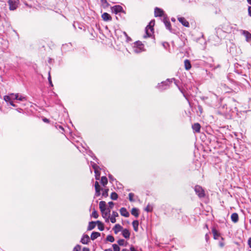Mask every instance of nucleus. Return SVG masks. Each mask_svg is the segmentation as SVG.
<instances>
[{"instance_id":"4","label":"nucleus","mask_w":251,"mask_h":251,"mask_svg":"<svg viewBox=\"0 0 251 251\" xmlns=\"http://www.w3.org/2000/svg\"><path fill=\"white\" fill-rule=\"evenodd\" d=\"M154 25V21H151L149 25L146 28V35L144 36V38H147L151 36L153 30V26Z\"/></svg>"},{"instance_id":"29","label":"nucleus","mask_w":251,"mask_h":251,"mask_svg":"<svg viewBox=\"0 0 251 251\" xmlns=\"http://www.w3.org/2000/svg\"><path fill=\"white\" fill-rule=\"evenodd\" d=\"M131 213L136 218L139 216L138 210L136 208H133L131 210Z\"/></svg>"},{"instance_id":"40","label":"nucleus","mask_w":251,"mask_h":251,"mask_svg":"<svg viewBox=\"0 0 251 251\" xmlns=\"http://www.w3.org/2000/svg\"><path fill=\"white\" fill-rule=\"evenodd\" d=\"M224 238L221 237V240L219 241V245L221 248H223L225 246V243L224 242Z\"/></svg>"},{"instance_id":"48","label":"nucleus","mask_w":251,"mask_h":251,"mask_svg":"<svg viewBox=\"0 0 251 251\" xmlns=\"http://www.w3.org/2000/svg\"><path fill=\"white\" fill-rule=\"evenodd\" d=\"M205 240H206V241L207 242L208 239H209V236L208 235V234H206L205 235Z\"/></svg>"},{"instance_id":"17","label":"nucleus","mask_w":251,"mask_h":251,"mask_svg":"<svg viewBox=\"0 0 251 251\" xmlns=\"http://www.w3.org/2000/svg\"><path fill=\"white\" fill-rule=\"evenodd\" d=\"M119 216L118 213L116 211H113L111 216L110 218L112 223H115L116 222V217Z\"/></svg>"},{"instance_id":"28","label":"nucleus","mask_w":251,"mask_h":251,"mask_svg":"<svg viewBox=\"0 0 251 251\" xmlns=\"http://www.w3.org/2000/svg\"><path fill=\"white\" fill-rule=\"evenodd\" d=\"M96 223L98 225V227L100 230L103 231L104 230V225L101 222L97 221Z\"/></svg>"},{"instance_id":"37","label":"nucleus","mask_w":251,"mask_h":251,"mask_svg":"<svg viewBox=\"0 0 251 251\" xmlns=\"http://www.w3.org/2000/svg\"><path fill=\"white\" fill-rule=\"evenodd\" d=\"M81 249V246L79 245H76L73 249V251H80Z\"/></svg>"},{"instance_id":"8","label":"nucleus","mask_w":251,"mask_h":251,"mask_svg":"<svg viewBox=\"0 0 251 251\" xmlns=\"http://www.w3.org/2000/svg\"><path fill=\"white\" fill-rule=\"evenodd\" d=\"M154 16L155 17H167L166 15L164 14V11L159 8L156 7L154 9Z\"/></svg>"},{"instance_id":"38","label":"nucleus","mask_w":251,"mask_h":251,"mask_svg":"<svg viewBox=\"0 0 251 251\" xmlns=\"http://www.w3.org/2000/svg\"><path fill=\"white\" fill-rule=\"evenodd\" d=\"M112 246L113 247L114 251H120V247L117 244H113Z\"/></svg>"},{"instance_id":"21","label":"nucleus","mask_w":251,"mask_h":251,"mask_svg":"<svg viewBox=\"0 0 251 251\" xmlns=\"http://www.w3.org/2000/svg\"><path fill=\"white\" fill-rule=\"evenodd\" d=\"M130 232L127 229H124L122 230V235L126 239L129 238Z\"/></svg>"},{"instance_id":"6","label":"nucleus","mask_w":251,"mask_h":251,"mask_svg":"<svg viewBox=\"0 0 251 251\" xmlns=\"http://www.w3.org/2000/svg\"><path fill=\"white\" fill-rule=\"evenodd\" d=\"M194 190L196 194L199 196V198H202L205 196L204 191L201 186L199 185H196L195 187Z\"/></svg>"},{"instance_id":"55","label":"nucleus","mask_w":251,"mask_h":251,"mask_svg":"<svg viewBox=\"0 0 251 251\" xmlns=\"http://www.w3.org/2000/svg\"><path fill=\"white\" fill-rule=\"evenodd\" d=\"M104 251H112V250L111 249H109L105 250Z\"/></svg>"},{"instance_id":"22","label":"nucleus","mask_w":251,"mask_h":251,"mask_svg":"<svg viewBox=\"0 0 251 251\" xmlns=\"http://www.w3.org/2000/svg\"><path fill=\"white\" fill-rule=\"evenodd\" d=\"M122 228L123 227L121 225L119 224H116L114 226L113 229L114 231V233L115 234H117L119 232L122 230Z\"/></svg>"},{"instance_id":"33","label":"nucleus","mask_w":251,"mask_h":251,"mask_svg":"<svg viewBox=\"0 0 251 251\" xmlns=\"http://www.w3.org/2000/svg\"><path fill=\"white\" fill-rule=\"evenodd\" d=\"M106 239L107 241H109L111 243L114 241V237L111 235H108V236H107Z\"/></svg>"},{"instance_id":"31","label":"nucleus","mask_w":251,"mask_h":251,"mask_svg":"<svg viewBox=\"0 0 251 251\" xmlns=\"http://www.w3.org/2000/svg\"><path fill=\"white\" fill-rule=\"evenodd\" d=\"M212 232H213V236H214V239H217L220 236V234L215 229H213Z\"/></svg>"},{"instance_id":"34","label":"nucleus","mask_w":251,"mask_h":251,"mask_svg":"<svg viewBox=\"0 0 251 251\" xmlns=\"http://www.w3.org/2000/svg\"><path fill=\"white\" fill-rule=\"evenodd\" d=\"M153 207L151 205L149 204L145 208V210L148 212H151L152 211Z\"/></svg>"},{"instance_id":"15","label":"nucleus","mask_w":251,"mask_h":251,"mask_svg":"<svg viewBox=\"0 0 251 251\" xmlns=\"http://www.w3.org/2000/svg\"><path fill=\"white\" fill-rule=\"evenodd\" d=\"M120 212L121 215L125 217H128L129 216V212L125 207H122L120 210Z\"/></svg>"},{"instance_id":"14","label":"nucleus","mask_w":251,"mask_h":251,"mask_svg":"<svg viewBox=\"0 0 251 251\" xmlns=\"http://www.w3.org/2000/svg\"><path fill=\"white\" fill-rule=\"evenodd\" d=\"M89 241L90 238L89 236L87 234H84L80 240V242L83 244H87Z\"/></svg>"},{"instance_id":"1","label":"nucleus","mask_w":251,"mask_h":251,"mask_svg":"<svg viewBox=\"0 0 251 251\" xmlns=\"http://www.w3.org/2000/svg\"><path fill=\"white\" fill-rule=\"evenodd\" d=\"M95 191H96L95 196L98 197V196H100V191L101 190V189H100V185H99V182L97 181L95 183ZM101 190H102V196L103 197H106L108 196V192L109 191L108 189H101Z\"/></svg>"},{"instance_id":"3","label":"nucleus","mask_w":251,"mask_h":251,"mask_svg":"<svg viewBox=\"0 0 251 251\" xmlns=\"http://www.w3.org/2000/svg\"><path fill=\"white\" fill-rule=\"evenodd\" d=\"M111 10L112 12L115 14H119L120 15L121 14H126V12L124 11L123 7L119 5H116L111 7Z\"/></svg>"},{"instance_id":"27","label":"nucleus","mask_w":251,"mask_h":251,"mask_svg":"<svg viewBox=\"0 0 251 251\" xmlns=\"http://www.w3.org/2000/svg\"><path fill=\"white\" fill-rule=\"evenodd\" d=\"M132 226L134 228V230L135 231H137L138 229V226H139V222L137 220H134L132 222Z\"/></svg>"},{"instance_id":"56","label":"nucleus","mask_w":251,"mask_h":251,"mask_svg":"<svg viewBox=\"0 0 251 251\" xmlns=\"http://www.w3.org/2000/svg\"><path fill=\"white\" fill-rule=\"evenodd\" d=\"M248 2L251 5V0H247Z\"/></svg>"},{"instance_id":"2","label":"nucleus","mask_w":251,"mask_h":251,"mask_svg":"<svg viewBox=\"0 0 251 251\" xmlns=\"http://www.w3.org/2000/svg\"><path fill=\"white\" fill-rule=\"evenodd\" d=\"M144 51V45L141 41H136L133 46V51L139 53Z\"/></svg>"},{"instance_id":"18","label":"nucleus","mask_w":251,"mask_h":251,"mask_svg":"<svg viewBox=\"0 0 251 251\" xmlns=\"http://www.w3.org/2000/svg\"><path fill=\"white\" fill-rule=\"evenodd\" d=\"M101 17L104 21H109L112 20L111 16L107 13H104L102 14Z\"/></svg>"},{"instance_id":"30","label":"nucleus","mask_w":251,"mask_h":251,"mask_svg":"<svg viewBox=\"0 0 251 251\" xmlns=\"http://www.w3.org/2000/svg\"><path fill=\"white\" fill-rule=\"evenodd\" d=\"M107 178L106 176H103L101 177L100 183L103 186L107 184Z\"/></svg>"},{"instance_id":"47","label":"nucleus","mask_w":251,"mask_h":251,"mask_svg":"<svg viewBox=\"0 0 251 251\" xmlns=\"http://www.w3.org/2000/svg\"><path fill=\"white\" fill-rule=\"evenodd\" d=\"M101 1L102 4H106V5H108L106 0H101Z\"/></svg>"},{"instance_id":"57","label":"nucleus","mask_w":251,"mask_h":251,"mask_svg":"<svg viewBox=\"0 0 251 251\" xmlns=\"http://www.w3.org/2000/svg\"><path fill=\"white\" fill-rule=\"evenodd\" d=\"M171 20L173 22H175L176 21V20H175V19L174 18H172Z\"/></svg>"},{"instance_id":"20","label":"nucleus","mask_w":251,"mask_h":251,"mask_svg":"<svg viewBox=\"0 0 251 251\" xmlns=\"http://www.w3.org/2000/svg\"><path fill=\"white\" fill-rule=\"evenodd\" d=\"M99 207L101 212L105 211L107 209L106 208V202L104 201H100L99 203Z\"/></svg>"},{"instance_id":"35","label":"nucleus","mask_w":251,"mask_h":251,"mask_svg":"<svg viewBox=\"0 0 251 251\" xmlns=\"http://www.w3.org/2000/svg\"><path fill=\"white\" fill-rule=\"evenodd\" d=\"M4 100L6 102L9 103L10 101L12 100V98L10 95L9 96H5L4 97Z\"/></svg>"},{"instance_id":"46","label":"nucleus","mask_w":251,"mask_h":251,"mask_svg":"<svg viewBox=\"0 0 251 251\" xmlns=\"http://www.w3.org/2000/svg\"><path fill=\"white\" fill-rule=\"evenodd\" d=\"M248 13L249 15L251 17V6L248 7Z\"/></svg>"},{"instance_id":"24","label":"nucleus","mask_w":251,"mask_h":251,"mask_svg":"<svg viewBox=\"0 0 251 251\" xmlns=\"http://www.w3.org/2000/svg\"><path fill=\"white\" fill-rule=\"evenodd\" d=\"M100 236V233L98 232H93L91 235V239L92 240H94L97 239L98 237Z\"/></svg>"},{"instance_id":"23","label":"nucleus","mask_w":251,"mask_h":251,"mask_svg":"<svg viewBox=\"0 0 251 251\" xmlns=\"http://www.w3.org/2000/svg\"><path fill=\"white\" fill-rule=\"evenodd\" d=\"M193 130L196 132H199L201 129V125L199 123H195L192 126Z\"/></svg>"},{"instance_id":"13","label":"nucleus","mask_w":251,"mask_h":251,"mask_svg":"<svg viewBox=\"0 0 251 251\" xmlns=\"http://www.w3.org/2000/svg\"><path fill=\"white\" fill-rule=\"evenodd\" d=\"M242 34L246 37V41L248 42L251 41V33L246 30H241Z\"/></svg>"},{"instance_id":"50","label":"nucleus","mask_w":251,"mask_h":251,"mask_svg":"<svg viewBox=\"0 0 251 251\" xmlns=\"http://www.w3.org/2000/svg\"><path fill=\"white\" fill-rule=\"evenodd\" d=\"M82 251H90L89 249L88 248H83Z\"/></svg>"},{"instance_id":"12","label":"nucleus","mask_w":251,"mask_h":251,"mask_svg":"<svg viewBox=\"0 0 251 251\" xmlns=\"http://www.w3.org/2000/svg\"><path fill=\"white\" fill-rule=\"evenodd\" d=\"M163 21L164 25H165L166 28L171 31V25L169 19L167 18V17H165L163 19Z\"/></svg>"},{"instance_id":"39","label":"nucleus","mask_w":251,"mask_h":251,"mask_svg":"<svg viewBox=\"0 0 251 251\" xmlns=\"http://www.w3.org/2000/svg\"><path fill=\"white\" fill-rule=\"evenodd\" d=\"M117 242L119 245L120 246H125V241L124 239H120Z\"/></svg>"},{"instance_id":"9","label":"nucleus","mask_w":251,"mask_h":251,"mask_svg":"<svg viewBox=\"0 0 251 251\" xmlns=\"http://www.w3.org/2000/svg\"><path fill=\"white\" fill-rule=\"evenodd\" d=\"M171 81L169 79H167V81L162 82L160 84H158V87L161 90L166 89L168 88L169 84Z\"/></svg>"},{"instance_id":"25","label":"nucleus","mask_w":251,"mask_h":251,"mask_svg":"<svg viewBox=\"0 0 251 251\" xmlns=\"http://www.w3.org/2000/svg\"><path fill=\"white\" fill-rule=\"evenodd\" d=\"M184 66H185V69L186 70H189L191 68V64L189 60H188V59L185 60Z\"/></svg>"},{"instance_id":"45","label":"nucleus","mask_w":251,"mask_h":251,"mask_svg":"<svg viewBox=\"0 0 251 251\" xmlns=\"http://www.w3.org/2000/svg\"><path fill=\"white\" fill-rule=\"evenodd\" d=\"M248 245L251 248V237L249 238L248 241Z\"/></svg>"},{"instance_id":"43","label":"nucleus","mask_w":251,"mask_h":251,"mask_svg":"<svg viewBox=\"0 0 251 251\" xmlns=\"http://www.w3.org/2000/svg\"><path fill=\"white\" fill-rule=\"evenodd\" d=\"M108 177L111 182H112L114 180H115V179L111 175L109 174Z\"/></svg>"},{"instance_id":"54","label":"nucleus","mask_w":251,"mask_h":251,"mask_svg":"<svg viewBox=\"0 0 251 251\" xmlns=\"http://www.w3.org/2000/svg\"><path fill=\"white\" fill-rule=\"evenodd\" d=\"M59 128L60 129H62V130H64V129H63V127H62V126H59Z\"/></svg>"},{"instance_id":"7","label":"nucleus","mask_w":251,"mask_h":251,"mask_svg":"<svg viewBox=\"0 0 251 251\" xmlns=\"http://www.w3.org/2000/svg\"><path fill=\"white\" fill-rule=\"evenodd\" d=\"M8 2L9 5V9L14 10L18 6L19 0H8Z\"/></svg>"},{"instance_id":"59","label":"nucleus","mask_w":251,"mask_h":251,"mask_svg":"<svg viewBox=\"0 0 251 251\" xmlns=\"http://www.w3.org/2000/svg\"><path fill=\"white\" fill-rule=\"evenodd\" d=\"M250 251H251V250H250Z\"/></svg>"},{"instance_id":"41","label":"nucleus","mask_w":251,"mask_h":251,"mask_svg":"<svg viewBox=\"0 0 251 251\" xmlns=\"http://www.w3.org/2000/svg\"><path fill=\"white\" fill-rule=\"evenodd\" d=\"M92 216L95 218H98L99 217V214L96 210H94L92 213Z\"/></svg>"},{"instance_id":"42","label":"nucleus","mask_w":251,"mask_h":251,"mask_svg":"<svg viewBox=\"0 0 251 251\" xmlns=\"http://www.w3.org/2000/svg\"><path fill=\"white\" fill-rule=\"evenodd\" d=\"M48 80H49V82L50 83V85L52 87L53 86V84H52L51 80V76H50V72L49 73Z\"/></svg>"},{"instance_id":"58","label":"nucleus","mask_w":251,"mask_h":251,"mask_svg":"<svg viewBox=\"0 0 251 251\" xmlns=\"http://www.w3.org/2000/svg\"><path fill=\"white\" fill-rule=\"evenodd\" d=\"M122 251H128V250L127 249H124L122 250Z\"/></svg>"},{"instance_id":"5","label":"nucleus","mask_w":251,"mask_h":251,"mask_svg":"<svg viewBox=\"0 0 251 251\" xmlns=\"http://www.w3.org/2000/svg\"><path fill=\"white\" fill-rule=\"evenodd\" d=\"M91 165L92 166V168L94 170V172L95 174V178L97 180H99L100 175V173L99 171L100 169V167L98 166L96 163L94 162L91 161Z\"/></svg>"},{"instance_id":"52","label":"nucleus","mask_w":251,"mask_h":251,"mask_svg":"<svg viewBox=\"0 0 251 251\" xmlns=\"http://www.w3.org/2000/svg\"><path fill=\"white\" fill-rule=\"evenodd\" d=\"M163 46L164 47V48H166V46H168V44L167 43H164L163 44Z\"/></svg>"},{"instance_id":"16","label":"nucleus","mask_w":251,"mask_h":251,"mask_svg":"<svg viewBox=\"0 0 251 251\" xmlns=\"http://www.w3.org/2000/svg\"><path fill=\"white\" fill-rule=\"evenodd\" d=\"M11 95L15 97V99L20 101H25L26 100V98L22 95H19V94H11Z\"/></svg>"},{"instance_id":"26","label":"nucleus","mask_w":251,"mask_h":251,"mask_svg":"<svg viewBox=\"0 0 251 251\" xmlns=\"http://www.w3.org/2000/svg\"><path fill=\"white\" fill-rule=\"evenodd\" d=\"M96 222H90L89 223L88 227H87V230H91L93 229H94L96 226Z\"/></svg>"},{"instance_id":"19","label":"nucleus","mask_w":251,"mask_h":251,"mask_svg":"<svg viewBox=\"0 0 251 251\" xmlns=\"http://www.w3.org/2000/svg\"><path fill=\"white\" fill-rule=\"evenodd\" d=\"M231 220L234 223H237L239 220V216L237 213H233L231 215Z\"/></svg>"},{"instance_id":"36","label":"nucleus","mask_w":251,"mask_h":251,"mask_svg":"<svg viewBox=\"0 0 251 251\" xmlns=\"http://www.w3.org/2000/svg\"><path fill=\"white\" fill-rule=\"evenodd\" d=\"M129 196V200L131 202L134 201V200L133 199V197L134 196V194L132 193H130L128 195Z\"/></svg>"},{"instance_id":"51","label":"nucleus","mask_w":251,"mask_h":251,"mask_svg":"<svg viewBox=\"0 0 251 251\" xmlns=\"http://www.w3.org/2000/svg\"><path fill=\"white\" fill-rule=\"evenodd\" d=\"M43 121L45 123H49V120L48 119L45 118L43 119Z\"/></svg>"},{"instance_id":"10","label":"nucleus","mask_w":251,"mask_h":251,"mask_svg":"<svg viewBox=\"0 0 251 251\" xmlns=\"http://www.w3.org/2000/svg\"><path fill=\"white\" fill-rule=\"evenodd\" d=\"M102 213V216L103 218L105 219L106 222H109V219L110 218V210L109 208H107L105 211H103L101 212Z\"/></svg>"},{"instance_id":"32","label":"nucleus","mask_w":251,"mask_h":251,"mask_svg":"<svg viewBox=\"0 0 251 251\" xmlns=\"http://www.w3.org/2000/svg\"><path fill=\"white\" fill-rule=\"evenodd\" d=\"M111 199L113 200H116L118 199V196L115 192H112L110 196Z\"/></svg>"},{"instance_id":"53","label":"nucleus","mask_w":251,"mask_h":251,"mask_svg":"<svg viewBox=\"0 0 251 251\" xmlns=\"http://www.w3.org/2000/svg\"><path fill=\"white\" fill-rule=\"evenodd\" d=\"M10 96H11V98H12V100H15L14 98H15V97L14 96H13L11 95V94L10 95Z\"/></svg>"},{"instance_id":"11","label":"nucleus","mask_w":251,"mask_h":251,"mask_svg":"<svg viewBox=\"0 0 251 251\" xmlns=\"http://www.w3.org/2000/svg\"><path fill=\"white\" fill-rule=\"evenodd\" d=\"M178 21L184 26L189 27V22L184 18L181 17H177Z\"/></svg>"},{"instance_id":"49","label":"nucleus","mask_w":251,"mask_h":251,"mask_svg":"<svg viewBox=\"0 0 251 251\" xmlns=\"http://www.w3.org/2000/svg\"><path fill=\"white\" fill-rule=\"evenodd\" d=\"M9 104L14 106V107H16V105L14 104L13 102L12 101V100L10 101V102H9Z\"/></svg>"},{"instance_id":"44","label":"nucleus","mask_w":251,"mask_h":251,"mask_svg":"<svg viewBox=\"0 0 251 251\" xmlns=\"http://www.w3.org/2000/svg\"><path fill=\"white\" fill-rule=\"evenodd\" d=\"M108 205L109 208H112L114 206V203L112 201H110L108 202Z\"/></svg>"}]
</instances>
